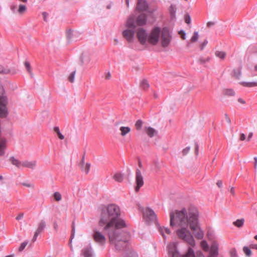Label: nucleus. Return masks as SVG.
<instances>
[{
    "label": "nucleus",
    "instance_id": "1",
    "mask_svg": "<svg viewBox=\"0 0 257 257\" xmlns=\"http://www.w3.org/2000/svg\"><path fill=\"white\" fill-rule=\"evenodd\" d=\"M119 207L111 204L103 207L101 210L99 221L100 226H103V230L107 234L110 244L117 250H122L126 246L130 234L121 232L120 229L126 226L124 221L119 218Z\"/></svg>",
    "mask_w": 257,
    "mask_h": 257
},
{
    "label": "nucleus",
    "instance_id": "2",
    "mask_svg": "<svg viewBox=\"0 0 257 257\" xmlns=\"http://www.w3.org/2000/svg\"><path fill=\"white\" fill-rule=\"evenodd\" d=\"M170 226L175 228L180 227V228L176 230L178 236L191 246L195 244L194 237L188 229L194 231L195 237L199 239H202L204 237V232L198 225V211L196 207H190L188 210L185 208L181 210H175L170 213Z\"/></svg>",
    "mask_w": 257,
    "mask_h": 257
},
{
    "label": "nucleus",
    "instance_id": "3",
    "mask_svg": "<svg viewBox=\"0 0 257 257\" xmlns=\"http://www.w3.org/2000/svg\"><path fill=\"white\" fill-rule=\"evenodd\" d=\"M135 18L134 16H131L125 23L126 29L122 32V35L128 42H132L134 38L135 26Z\"/></svg>",
    "mask_w": 257,
    "mask_h": 257
},
{
    "label": "nucleus",
    "instance_id": "4",
    "mask_svg": "<svg viewBox=\"0 0 257 257\" xmlns=\"http://www.w3.org/2000/svg\"><path fill=\"white\" fill-rule=\"evenodd\" d=\"M162 33V29L158 27L153 28L147 36V42L152 45L155 46L159 42Z\"/></svg>",
    "mask_w": 257,
    "mask_h": 257
},
{
    "label": "nucleus",
    "instance_id": "5",
    "mask_svg": "<svg viewBox=\"0 0 257 257\" xmlns=\"http://www.w3.org/2000/svg\"><path fill=\"white\" fill-rule=\"evenodd\" d=\"M172 38V35L169 30L167 28H163L159 39L161 47L164 48L168 47L171 44Z\"/></svg>",
    "mask_w": 257,
    "mask_h": 257
},
{
    "label": "nucleus",
    "instance_id": "6",
    "mask_svg": "<svg viewBox=\"0 0 257 257\" xmlns=\"http://www.w3.org/2000/svg\"><path fill=\"white\" fill-rule=\"evenodd\" d=\"M158 9L156 5L149 7L145 0H138L136 9L139 12L147 11L149 14H153L157 11Z\"/></svg>",
    "mask_w": 257,
    "mask_h": 257
},
{
    "label": "nucleus",
    "instance_id": "7",
    "mask_svg": "<svg viewBox=\"0 0 257 257\" xmlns=\"http://www.w3.org/2000/svg\"><path fill=\"white\" fill-rule=\"evenodd\" d=\"M92 237L95 242L100 246L105 245L106 241L105 236L96 228L93 229Z\"/></svg>",
    "mask_w": 257,
    "mask_h": 257
},
{
    "label": "nucleus",
    "instance_id": "8",
    "mask_svg": "<svg viewBox=\"0 0 257 257\" xmlns=\"http://www.w3.org/2000/svg\"><path fill=\"white\" fill-rule=\"evenodd\" d=\"M8 113H0V124H1L2 119L7 116ZM1 124H0V156H3L5 154L6 149L7 140L6 138L1 137Z\"/></svg>",
    "mask_w": 257,
    "mask_h": 257
},
{
    "label": "nucleus",
    "instance_id": "9",
    "mask_svg": "<svg viewBox=\"0 0 257 257\" xmlns=\"http://www.w3.org/2000/svg\"><path fill=\"white\" fill-rule=\"evenodd\" d=\"M143 217L145 220L149 222H155L157 220V216L155 212L150 208H146L143 211Z\"/></svg>",
    "mask_w": 257,
    "mask_h": 257
},
{
    "label": "nucleus",
    "instance_id": "10",
    "mask_svg": "<svg viewBox=\"0 0 257 257\" xmlns=\"http://www.w3.org/2000/svg\"><path fill=\"white\" fill-rule=\"evenodd\" d=\"M135 183L136 186L135 187V190L136 192H137L139 191L140 188L144 185V177L142 175L141 171L139 169L136 170Z\"/></svg>",
    "mask_w": 257,
    "mask_h": 257
},
{
    "label": "nucleus",
    "instance_id": "11",
    "mask_svg": "<svg viewBox=\"0 0 257 257\" xmlns=\"http://www.w3.org/2000/svg\"><path fill=\"white\" fill-rule=\"evenodd\" d=\"M169 257H180L181 255L177 250L175 242H171L167 246Z\"/></svg>",
    "mask_w": 257,
    "mask_h": 257
},
{
    "label": "nucleus",
    "instance_id": "12",
    "mask_svg": "<svg viewBox=\"0 0 257 257\" xmlns=\"http://www.w3.org/2000/svg\"><path fill=\"white\" fill-rule=\"evenodd\" d=\"M137 36L138 39L142 45H144L147 42V36L146 31L143 28H139L138 29Z\"/></svg>",
    "mask_w": 257,
    "mask_h": 257
},
{
    "label": "nucleus",
    "instance_id": "13",
    "mask_svg": "<svg viewBox=\"0 0 257 257\" xmlns=\"http://www.w3.org/2000/svg\"><path fill=\"white\" fill-rule=\"evenodd\" d=\"M81 254L84 257H94L95 254L90 243L83 248Z\"/></svg>",
    "mask_w": 257,
    "mask_h": 257
},
{
    "label": "nucleus",
    "instance_id": "14",
    "mask_svg": "<svg viewBox=\"0 0 257 257\" xmlns=\"http://www.w3.org/2000/svg\"><path fill=\"white\" fill-rule=\"evenodd\" d=\"M131 236L130 237L129 239H128L127 242L128 244L126 246L124 247V248L122 250H117V251H122L124 250V249H126L127 248H128V245H129V239H130ZM114 248H115L114 247ZM115 250L117 251L116 248H115ZM125 257H139L138 253L134 249H129L128 248V250H127L125 253Z\"/></svg>",
    "mask_w": 257,
    "mask_h": 257
},
{
    "label": "nucleus",
    "instance_id": "15",
    "mask_svg": "<svg viewBox=\"0 0 257 257\" xmlns=\"http://www.w3.org/2000/svg\"><path fill=\"white\" fill-rule=\"evenodd\" d=\"M218 255V244L216 242H213L210 247L208 257H217Z\"/></svg>",
    "mask_w": 257,
    "mask_h": 257
},
{
    "label": "nucleus",
    "instance_id": "16",
    "mask_svg": "<svg viewBox=\"0 0 257 257\" xmlns=\"http://www.w3.org/2000/svg\"><path fill=\"white\" fill-rule=\"evenodd\" d=\"M136 22L140 26L145 25L147 23V15L144 13L140 14L137 18Z\"/></svg>",
    "mask_w": 257,
    "mask_h": 257
},
{
    "label": "nucleus",
    "instance_id": "17",
    "mask_svg": "<svg viewBox=\"0 0 257 257\" xmlns=\"http://www.w3.org/2000/svg\"><path fill=\"white\" fill-rule=\"evenodd\" d=\"M199 37V35L198 32H194L189 41L187 42L186 47L188 48L191 47L193 43H195L198 41Z\"/></svg>",
    "mask_w": 257,
    "mask_h": 257
},
{
    "label": "nucleus",
    "instance_id": "18",
    "mask_svg": "<svg viewBox=\"0 0 257 257\" xmlns=\"http://www.w3.org/2000/svg\"><path fill=\"white\" fill-rule=\"evenodd\" d=\"M144 128L146 133L150 138L158 135V131L151 126H145Z\"/></svg>",
    "mask_w": 257,
    "mask_h": 257
},
{
    "label": "nucleus",
    "instance_id": "19",
    "mask_svg": "<svg viewBox=\"0 0 257 257\" xmlns=\"http://www.w3.org/2000/svg\"><path fill=\"white\" fill-rule=\"evenodd\" d=\"M37 162L35 160L23 161V167H26L29 169H34L36 166Z\"/></svg>",
    "mask_w": 257,
    "mask_h": 257
},
{
    "label": "nucleus",
    "instance_id": "20",
    "mask_svg": "<svg viewBox=\"0 0 257 257\" xmlns=\"http://www.w3.org/2000/svg\"><path fill=\"white\" fill-rule=\"evenodd\" d=\"M10 161L13 165H15L18 168H23V161H20L15 158L14 157H11L10 159Z\"/></svg>",
    "mask_w": 257,
    "mask_h": 257
},
{
    "label": "nucleus",
    "instance_id": "21",
    "mask_svg": "<svg viewBox=\"0 0 257 257\" xmlns=\"http://www.w3.org/2000/svg\"><path fill=\"white\" fill-rule=\"evenodd\" d=\"M241 75V69L239 68L234 69L231 73V76L232 77L236 79H239L240 78Z\"/></svg>",
    "mask_w": 257,
    "mask_h": 257
},
{
    "label": "nucleus",
    "instance_id": "22",
    "mask_svg": "<svg viewBox=\"0 0 257 257\" xmlns=\"http://www.w3.org/2000/svg\"><path fill=\"white\" fill-rule=\"evenodd\" d=\"M239 84L243 86L246 87H252L257 86V82H244L241 81L239 82Z\"/></svg>",
    "mask_w": 257,
    "mask_h": 257
},
{
    "label": "nucleus",
    "instance_id": "23",
    "mask_svg": "<svg viewBox=\"0 0 257 257\" xmlns=\"http://www.w3.org/2000/svg\"><path fill=\"white\" fill-rule=\"evenodd\" d=\"M46 227V222L44 220H41L39 223L38 228L35 232L38 233H40L42 232Z\"/></svg>",
    "mask_w": 257,
    "mask_h": 257
},
{
    "label": "nucleus",
    "instance_id": "24",
    "mask_svg": "<svg viewBox=\"0 0 257 257\" xmlns=\"http://www.w3.org/2000/svg\"><path fill=\"white\" fill-rule=\"evenodd\" d=\"M113 178L116 182H121L123 180L124 175L120 172H117L114 174Z\"/></svg>",
    "mask_w": 257,
    "mask_h": 257
},
{
    "label": "nucleus",
    "instance_id": "25",
    "mask_svg": "<svg viewBox=\"0 0 257 257\" xmlns=\"http://www.w3.org/2000/svg\"><path fill=\"white\" fill-rule=\"evenodd\" d=\"M176 8L175 5H171L169 8V12L172 19H174L176 17Z\"/></svg>",
    "mask_w": 257,
    "mask_h": 257
},
{
    "label": "nucleus",
    "instance_id": "26",
    "mask_svg": "<svg viewBox=\"0 0 257 257\" xmlns=\"http://www.w3.org/2000/svg\"><path fill=\"white\" fill-rule=\"evenodd\" d=\"M159 231L160 232L161 234L162 235L164 239H166V236L165 235V233H167L168 234L171 233V231L170 229L167 227H159Z\"/></svg>",
    "mask_w": 257,
    "mask_h": 257
},
{
    "label": "nucleus",
    "instance_id": "27",
    "mask_svg": "<svg viewBox=\"0 0 257 257\" xmlns=\"http://www.w3.org/2000/svg\"><path fill=\"white\" fill-rule=\"evenodd\" d=\"M223 94L227 96H233L235 94V92L232 89H225L223 90Z\"/></svg>",
    "mask_w": 257,
    "mask_h": 257
},
{
    "label": "nucleus",
    "instance_id": "28",
    "mask_svg": "<svg viewBox=\"0 0 257 257\" xmlns=\"http://www.w3.org/2000/svg\"><path fill=\"white\" fill-rule=\"evenodd\" d=\"M182 257H195L194 250L191 247H189L187 252Z\"/></svg>",
    "mask_w": 257,
    "mask_h": 257
},
{
    "label": "nucleus",
    "instance_id": "29",
    "mask_svg": "<svg viewBox=\"0 0 257 257\" xmlns=\"http://www.w3.org/2000/svg\"><path fill=\"white\" fill-rule=\"evenodd\" d=\"M119 130L121 132V135L124 136L130 132L131 128L128 126H121Z\"/></svg>",
    "mask_w": 257,
    "mask_h": 257
},
{
    "label": "nucleus",
    "instance_id": "30",
    "mask_svg": "<svg viewBox=\"0 0 257 257\" xmlns=\"http://www.w3.org/2000/svg\"><path fill=\"white\" fill-rule=\"evenodd\" d=\"M215 56L221 60H224L226 57V53L223 51H217L215 53Z\"/></svg>",
    "mask_w": 257,
    "mask_h": 257
},
{
    "label": "nucleus",
    "instance_id": "31",
    "mask_svg": "<svg viewBox=\"0 0 257 257\" xmlns=\"http://www.w3.org/2000/svg\"><path fill=\"white\" fill-rule=\"evenodd\" d=\"M140 85L141 87L144 90H146L149 87V84L146 80H143Z\"/></svg>",
    "mask_w": 257,
    "mask_h": 257
},
{
    "label": "nucleus",
    "instance_id": "32",
    "mask_svg": "<svg viewBox=\"0 0 257 257\" xmlns=\"http://www.w3.org/2000/svg\"><path fill=\"white\" fill-rule=\"evenodd\" d=\"M244 219L243 218L237 219L235 222H234L233 224L234 225L238 227H240L242 226L244 223Z\"/></svg>",
    "mask_w": 257,
    "mask_h": 257
},
{
    "label": "nucleus",
    "instance_id": "33",
    "mask_svg": "<svg viewBox=\"0 0 257 257\" xmlns=\"http://www.w3.org/2000/svg\"><path fill=\"white\" fill-rule=\"evenodd\" d=\"M26 7L25 5H20L18 11L20 14H23L26 11Z\"/></svg>",
    "mask_w": 257,
    "mask_h": 257
},
{
    "label": "nucleus",
    "instance_id": "34",
    "mask_svg": "<svg viewBox=\"0 0 257 257\" xmlns=\"http://www.w3.org/2000/svg\"><path fill=\"white\" fill-rule=\"evenodd\" d=\"M54 198L56 201H59L61 200L62 196L59 192H55L54 193Z\"/></svg>",
    "mask_w": 257,
    "mask_h": 257
},
{
    "label": "nucleus",
    "instance_id": "35",
    "mask_svg": "<svg viewBox=\"0 0 257 257\" xmlns=\"http://www.w3.org/2000/svg\"><path fill=\"white\" fill-rule=\"evenodd\" d=\"M91 164L90 163H87L85 167L83 168V171L85 173V174H87L90 170Z\"/></svg>",
    "mask_w": 257,
    "mask_h": 257
},
{
    "label": "nucleus",
    "instance_id": "36",
    "mask_svg": "<svg viewBox=\"0 0 257 257\" xmlns=\"http://www.w3.org/2000/svg\"><path fill=\"white\" fill-rule=\"evenodd\" d=\"M243 250L244 253L248 256H250L251 254L250 249L247 246H244L243 248Z\"/></svg>",
    "mask_w": 257,
    "mask_h": 257
},
{
    "label": "nucleus",
    "instance_id": "37",
    "mask_svg": "<svg viewBox=\"0 0 257 257\" xmlns=\"http://www.w3.org/2000/svg\"><path fill=\"white\" fill-rule=\"evenodd\" d=\"M135 125H136V128L138 130H141L142 127V125H143L142 120L141 119H139L138 120H137L136 123Z\"/></svg>",
    "mask_w": 257,
    "mask_h": 257
},
{
    "label": "nucleus",
    "instance_id": "38",
    "mask_svg": "<svg viewBox=\"0 0 257 257\" xmlns=\"http://www.w3.org/2000/svg\"><path fill=\"white\" fill-rule=\"evenodd\" d=\"M75 74H76V71H74L72 72V73H71V74L69 76L68 80L70 82L72 83L74 82Z\"/></svg>",
    "mask_w": 257,
    "mask_h": 257
},
{
    "label": "nucleus",
    "instance_id": "39",
    "mask_svg": "<svg viewBox=\"0 0 257 257\" xmlns=\"http://www.w3.org/2000/svg\"><path fill=\"white\" fill-rule=\"evenodd\" d=\"M28 241H24L23 242H22L19 248V250L20 251H22V250H24V249L25 248V247L26 246V245L28 244Z\"/></svg>",
    "mask_w": 257,
    "mask_h": 257
},
{
    "label": "nucleus",
    "instance_id": "40",
    "mask_svg": "<svg viewBox=\"0 0 257 257\" xmlns=\"http://www.w3.org/2000/svg\"><path fill=\"white\" fill-rule=\"evenodd\" d=\"M178 34L180 35V38H181L182 40H185L186 39V33H185V32L184 31H182V30L178 32Z\"/></svg>",
    "mask_w": 257,
    "mask_h": 257
},
{
    "label": "nucleus",
    "instance_id": "41",
    "mask_svg": "<svg viewBox=\"0 0 257 257\" xmlns=\"http://www.w3.org/2000/svg\"><path fill=\"white\" fill-rule=\"evenodd\" d=\"M201 246H202V248L205 250H207L208 248V244H207V243L206 241L204 240V241H202L201 242Z\"/></svg>",
    "mask_w": 257,
    "mask_h": 257
},
{
    "label": "nucleus",
    "instance_id": "42",
    "mask_svg": "<svg viewBox=\"0 0 257 257\" xmlns=\"http://www.w3.org/2000/svg\"><path fill=\"white\" fill-rule=\"evenodd\" d=\"M210 60V58L208 57L206 58H201L199 59V61L201 63L203 64V63H205L206 62L209 61Z\"/></svg>",
    "mask_w": 257,
    "mask_h": 257
},
{
    "label": "nucleus",
    "instance_id": "43",
    "mask_svg": "<svg viewBox=\"0 0 257 257\" xmlns=\"http://www.w3.org/2000/svg\"><path fill=\"white\" fill-rule=\"evenodd\" d=\"M190 147H187L185 148V149H184L182 151L183 155L185 156V155H187L190 151Z\"/></svg>",
    "mask_w": 257,
    "mask_h": 257
},
{
    "label": "nucleus",
    "instance_id": "44",
    "mask_svg": "<svg viewBox=\"0 0 257 257\" xmlns=\"http://www.w3.org/2000/svg\"><path fill=\"white\" fill-rule=\"evenodd\" d=\"M24 65H25L26 69H27V71L29 73H31V66H30V63L29 62H25L24 63Z\"/></svg>",
    "mask_w": 257,
    "mask_h": 257
},
{
    "label": "nucleus",
    "instance_id": "45",
    "mask_svg": "<svg viewBox=\"0 0 257 257\" xmlns=\"http://www.w3.org/2000/svg\"><path fill=\"white\" fill-rule=\"evenodd\" d=\"M184 20L185 23H186L188 24H190L191 23V18L189 16V15H186L184 18Z\"/></svg>",
    "mask_w": 257,
    "mask_h": 257
},
{
    "label": "nucleus",
    "instance_id": "46",
    "mask_svg": "<svg viewBox=\"0 0 257 257\" xmlns=\"http://www.w3.org/2000/svg\"><path fill=\"white\" fill-rule=\"evenodd\" d=\"M207 43L208 42L207 40H204V42L201 44H200V48L201 50H202L204 48V47L206 46Z\"/></svg>",
    "mask_w": 257,
    "mask_h": 257
},
{
    "label": "nucleus",
    "instance_id": "47",
    "mask_svg": "<svg viewBox=\"0 0 257 257\" xmlns=\"http://www.w3.org/2000/svg\"><path fill=\"white\" fill-rule=\"evenodd\" d=\"M8 71L0 65V73H7Z\"/></svg>",
    "mask_w": 257,
    "mask_h": 257
},
{
    "label": "nucleus",
    "instance_id": "48",
    "mask_svg": "<svg viewBox=\"0 0 257 257\" xmlns=\"http://www.w3.org/2000/svg\"><path fill=\"white\" fill-rule=\"evenodd\" d=\"M75 235V227L74 226L72 227V233L70 237V241H72V239L74 238Z\"/></svg>",
    "mask_w": 257,
    "mask_h": 257
},
{
    "label": "nucleus",
    "instance_id": "49",
    "mask_svg": "<svg viewBox=\"0 0 257 257\" xmlns=\"http://www.w3.org/2000/svg\"><path fill=\"white\" fill-rule=\"evenodd\" d=\"M21 184L24 186L27 187H33V185L29 183H22Z\"/></svg>",
    "mask_w": 257,
    "mask_h": 257
},
{
    "label": "nucleus",
    "instance_id": "50",
    "mask_svg": "<svg viewBox=\"0 0 257 257\" xmlns=\"http://www.w3.org/2000/svg\"><path fill=\"white\" fill-rule=\"evenodd\" d=\"M39 234L37 233L36 232H35L34 235V236L33 237V239H32V241L33 242H35L36 240V239L37 238V237H38Z\"/></svg>",
    "mask_w": 257,
    "mask_h": 257
},
{
    "label": "nucleus",
    "instance_id": "51",
    "mask_svg": "<svg viewBox=\"0 0 257 257\" xmlns=\"http://www.w3.org/2000/svg\"><path fill=\"white\" fill-rule=\"evenodd\" d=\"M253 159H254V170H256V167H257V157H254L253 158Z\"/></svg>",
    "mask_w": 257,
    "mask_h": 257
},
{
    "label": "nucleus",
    "instance_id": "52",
    "mask_svg": "<svg viewBox=\"0 0 257 257\" xmlns=\"http://www.w3.org/2000/svg\"><path fill=\"white\" fill-rule=\"evenodd\" d=\"M57 135L59 139L63 140L64 139V136L61 134L60 132L57 134Z\"/></svg>",
    "mask_w": 257,
    "mask_h": 257
},
{
    "label": "nucleus",
    "instance_id": "53",
    "mask_svg": "<svg viewBox=\"0 0 257 257\" xmlns=\"http://www.w3.org/2000/svg\"><path fill=\"white\" fill-rule=\"evenodd\" d=\"M195 153L196 155H197L198 154L199 146L197 142H195Z\"/></svg>",
    "mask_w": 257,
    "mask_h": 257
},
{
    "label": "nucleus",
    "instance_id": "54",
    "mask_svg": "<svg viewBox=\"0 0 257 257\" xmlns=\"http://www.w3.org/2000/svg\"><path fill=\"white\" fill-rule=\"evenodd\" d=\"M225 119L226 120V121L228 123H230L231 122V120L230 119V118L228 117V115L227 113H225Z\"/></svg>",
    "mask_w": 257,
    "mask_h": 257
},
{
    "label": "nucleus",
    "instance_id": "55",
    "mask_svg": "<svg viewBox=\"0 0 257 257\" xmlns=\"http://www.w3.org/2000/svg\"><path fill=\"white\" fill-rule=\"evenodd\" d=\"M23 216H24L23 213H21V214H19V215L16 217V219L18 220H19L22 219Z\"/></svg>",
    "mask_w": 257,
    "mask_h": 257
},
{
    "label": "nucleus",
    "instance_id": "56",
    "mask_svg": "<svg viewBox=\"0 0 257 257\" xmlns=\"http://www.w3.org/2000/svg\"><path fill=\"white\" fill-rule=\"evenodd\" d=\"M245 139V135L243 133L241 134L240 137V140L244 141Z\"/></svg>",
    "mask_w": 257,
    "mask_h": 257
},
{
    "label": "nucleus",
    "instance_id": "57",
    "mask_svg": "<svg viewBox=\"0 0 257 257\" xmlns=\"http://www.w3.org/2000/svg\"><path fill=\"white\" fill-rule=\"evenodd\" d=\"M54 131L57 134L60 132L58 126H55L54 127Z\"/></svg>",
    "mask_w": 257,
    "mask_h": 257
},
{
    "label": "nucleus",
    "instance_id": "58",
    "mask_svg": "<svg viewBox=\"0 0 257 257\" xmlns=\"http://www.w3.org/2000/svg\"><path fill=\"white\" fill-rule=\"evenodd\" d=\"M217 185L219 188H221L222 186V182L221 181H218L217 182Z\"/></svg>",
    "mask_w": 257,
    "mask_h": 257
},
{
    "label": "nucleus",
    "instance_id": "59",
    "mask_svg": "<svg viewBox=\"0 0 257 257\" xmlns=\"http://www.w3.org/2000/svg\"><path fill=\"white\" fill-rule=\"evenodd\" d=\"M238 101L242 104H244L245 103V101L241 98L238 99Z\"/></svg>",
    "mask_w": 257,
    "mask_h": 257
},
{
    "label": "nucleus",
    "instance_id": "60",
    "mask_svg": "<svg viewBox=\"0 0 257 257\" xmlns=\"http://www.w3.org/2000/svg\"><path fill=\"white\" fill-rule=\"evenodd\" d=\"M71 34H72V31H69L68 32V34H67V37L69 38V39H71Z\"/></svg>",
    "mask_w": 257,
    "mask_h": 257
},
{
    "label": "nucleus",
    "instance_id": "61",
    "mask_svg": "<svg viewBox=\"0 0 257 257\" xmlns=\"http://www.w3.org/2000/svg\"><path fill=\"white\" fill-rule=\"evenodd\" d=\"M110 73L108 72L106 74L105 78L108 79L110 78Z\"/></svg>",
    "mask_w": 257,
    "mask_h": 257
},
{
    "label": "nucleus",
    "instance_id": "62",
    "mask_svg": "<svg viewBox=\"0 0 257 257\" xmlns=\"http://www.w3.org/2000/svg\"><path fill=\"white\" fill-rule=\"evenodd\" d=\"M252 248L257 250V243L253 244L252 246Z\"/></svg>",
    "mask_w": 257,
    "mask_h": 257
},
{
    "label": "nucleus",
    "instance_id": "63",
    "mask_svg": "<svg viewBox=\"0 0 257 257\" xmlns=\"http://www.w3.org/2000/svg\"><path fill=\"white\" fill-rule=\"evenodd\" d=\"M230 192L232 194H234V189L233 187H231L230 189Z\"/></svg>",
    "mask_w": 257,
    "mask_h": 257
},
{
    "label": "nucleus",
    "instance_id": "64",
    "mask_svg": "<svg viewBox=\"0 0 257 257\" xmlns=\"http://www.w3.org/2000/svg\"><path fill=\"white\" fill-rule=\"evenodd\" d=\"M252 133L249 134V135H248V138H247V141H249L250 138L252 137Z\"/></svg>",
    "mask_w": 257,
    "mask_h": 257
}]
</instances>
